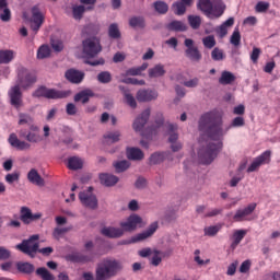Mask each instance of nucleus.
I'll return each instance as SVG.
<instances>
[{
    "label": "nucleus",
    "mask_w": 280,
    "mask_h": 280,
    "mask_svg": "<svg viewBox=\"0 0 280 280\" xmlns=\"http://www.w3.org/2000/svg\"><path fill=\"white\" fill-rule=\"evenodd\" d=\"M211 58H212V60L220 62V60H224L226 58V56L224 55L223 49L215 47L211 51Z\"/></svg>",
    "instance_id": "nucleus-46"
},
{
    "label": "nucleus",
    "mask_w": 280,
    "mask_h": 280,
    "mask_svg": "<svg viewBox=\"0 0 280 280\" xmlns=\"http://www.w3.org/2000/svg\"><path fill=\"white\" fill-rule=\"evenodd\" d=\"M153 8L155 12H158L159 14H167V11L170 10V7L167 5V3L163 1L154 2Z\"/></svg>",
    "instance_id": "nucleus-44"
},
{
    "label": "nucleus",
    "mask_w": 280,
    "mask_h": 280,
    "mask_svg": "<svg viewBox=\"0 0 280 280\" xmlns=\"http://www.w3.org/2000/svg\"><path fill=\"white\" fill-rule=\"evenodd\" d=\"M79 200L88 209H97V197L93 194V187L79 194Z\"/></svg>",
    "instance_id": "nucleus-10"
},
{
    "label": "nucleus",
    "mask_w": 280,
    "mask_h": 280,
    "mask_svg": "<svg viewBox=\"0 0 280 280\" xmlns=\"http://www.w3.org/2000/svg\"><path fill=\"white\" fill-rule=\"evenodd\" d=\"M35 275L37 277H40L42 280H55L56 277H54V275L51 272H49V270H47V268L45 267H39L35 270Z\"/></svg>",
    "instance_id": "nucleus-35"
},
{
    "label": "nucleus",
    "mask_w": 280,
    "mask_h": 280,
    "mask_svg": "<svg viewBox=\"0 0 280 280\" xmlns=\"http://www.w3.org/2000/svg\"><path fill=\"white\" fill-rule=\"evenodd\" d=\"M202 45L206 49H213V47H215V45H217L215 36L208 35V36L203 37Z\"/></svg>",
    "instance_id": "nucleus-45"
},
{
    "label": "nucleus",
    "mask_w": 280,
    "mask_h": 280,
    "mask_svg": "<svg viewBox=\"0 0 280 280\" xmlns=\"http://www.w3.org/2000/svg\"><path fill=\"white\" fill-rule=\"evenodd\" d=\"M71 226L68 228H55L52 235L54 237H56V240H58V237H60V235H65V233H69V231H71Z\"/></svg>",
    "instance_id": "nucleus-56"
},
{
    "label": "nucleus",
    "mask_w": 280,
    "mask_h": 280,
    "mask_svg": "<svg viewBox=\"0 0 280 280\" xmlns=\"http://www.w3.org/2000/svg\"><path fill=\"white\" fill-rule=\"evenodd\" d=\"M141 222V217L132 214L127 221L120 222V228L105 226L101 230V233L109 240H117L124 235V232L135 231Z\"/></svg>",
    "instance_id": "nucleus-4"
},
{
    "label": "nucleus",
    "mask_w": 280,
    "mask_h": 280,
    "mask_svg": "<svg viewBox=\"0 0 280 280\" xmlns=\"http://www.w3.org/2000/svg\"><path fill=\"white\" fill-rule=\"evenodd\" d=\"M124 84H133L135 86H144L145 80H139L136 78H127L122 80Z\"/></svg>",
    "instance_id": "nucleus-53"
},
{
    "label": "nucleus",
    "mask_w": 280,
    "mask_h": 280,
    "mask_svg": "<svg viewBox=\"0 0 280 280\" xmlns=\"http://www.w3.org/2000/svg\"><path fill=\"white\" fill-rule=\"evenodd\" d=\"M188 23L192 30H199L202 19L199 15H188Z\"/></svg>",
    "instance_id": "nucleus-43"
},
{
    "label": "nucleus",
    "mask_w": 280,
    "mask_h": 280,
    "mask_svg": "<svg viewBox=\"0 0 280 280\" xmlns=\"http://www.w3.org/2000/svg\"><path fill=\"white\" fill-rule=\"evenodd\" d=\"M184 45L187 47L185 50V56L188 58V60H191V62H200L202 60V54L198 47L194 46V39L186 38Z\"/></svg>",
    "instance_id": "nucleus-11"
},
{
    "label": "nucleus",
    "mask_w": 280,
    "mask_h": 280,
    "mask_svg": "<svg viewBox=\"0 0 280 280\" xmlns=\"http://www.w3.org/2000/svg\"><path fill=\"white\" fill-rule=\"evenodd\" d=\"M101 51L102 44H100L97 37H90L83 40V54H85L88 58H95Z\"/></svg>",
    "instance_id": "nucleus-9"
},
{
    "label": "nucleus",
    "mask_w": 280,
    "mask_h": 280,
    "mask_svg": "<svg viewBox=\"0 0 280 280\" xmlns=\"http://www.w3.org/2000/svg\"><path fill=\"white\" fill-rule=\"evenodd\" d=\"M16 268L19 272H22L23 275H32V272L36 270V267H34L32 262H23V261L16 262Z\"/></svg>",
    "instance_id": "nucleus-30"
},
{
    "label": "nucleus",
    "mask_w": 280,
    "mask_h": 280,
    "mask_svg": "<svg viewBox=\"0 0 280 280\" xmlns=\"http://www.w3.org/2000/svg\"><path fill=\"white\" fill-rule=\"evenodd\" d=\"M94 96L95 93H93V91L84 90L74 95V102H82V104H88L89 100Z\"/></svg>",
    "instance_id": "nucleus-27"
},
{
    "label": "nucleus",
    "mask_w": 280,
    "mask_h": 280,
    "mask_svg": "<svg viewBox=\"0 0 280 280\" xmlns=\"http://www.w3.org/2000/svg\"><path fill=\"white\" fill-rule=\"evenodd\" d=\"M84 165V162H82V159L78 158V156H72L70 159H68V167L69 170H82Z\"/></svg>",
    "instance_id": "nucleus-36"
},
{
    "label": "nucleus",
    "mask_w": 280,
    "mask_h": 280,
    "mask_svg": "<svg viewBox=\"0 0 280 280\" xmlns=\"http://www.w3.org/2000/svg\"><path fill=\"white\" fill-rule=\"evenodd\" d=\"M32 20H31V30L38 34V30L43 27V23H45V15L40 12V8L38 5H34L31 9Z\"/></svg>",
    "instance_id": "nucleus-13"
},
{
    "label": "nucleus",
    "mask_w": 280,
    "mask_h": 280,
    "mask_svg": "<svg viewBox=\"0 0 280 280\" xmlns=\"http://www.w3.org/2000/svg\"><path fill=\"white\" fill-rule=\"evenodd\" d=\"M149 78H163L165 75V66L158 63L148 70Z\"/></svg>",
    "instance_id": "nucleus-28"
},
{
    "label": "nucleus",
    "mask_w": 280,
    "mask_h": 280,
    "mask_svg": "<svg viewBox=\"0 0 280 280\" xmlns=\"http://www.w3.org/2000/svg\"><path fill=\"white\" fill-rule=\"evenodd\" d=\"M35 82L36 75L26 73L24 77L20 78V84L10 88L8 91L9 104L15 108V110L23 108V91H21V88L30 89Z\"/></svg>",
    "instance_id": "nucleus-2"
},
{
    "label": "nucleus",
    "mask_w": 280,
    "mask_h": 280,
    "mask_svg": "<svg viewBox=\"0 0 280 280\" xmlns=\"http://www.w3.org/2000/svg\"><path fill=\"white\" fill-rule=\"evenodd\" d=\"M170 32H187V24L183 21L174 20L167 24Z\"/></svg>",
    "instance_id": "nucleus-29"
},
{
    "label": "nucleus",
    "mask_w": 280,
    "mask_h": 280,
    "mask_svg": "<svg viewBox=\"0 0 280 280\" xmlns=\"http://www.w3.org/2000/svg\"><path fill=\"white\" fill-rule=\"evenodd\" d=\"M97 80L101 84H110L113 82V74L108 71H102L97 74Z\"/></svg>",
    "instance_id": "nucleus-42"
},
{
    "label": "nucleus",
    "mask_w": 280,
    "mask_h": 280,
    "mask_svg": "<svg viewBox=\"0 0 280 280\" xmlns=\"http://www.w3.org/2000/svg\"><path fill=\"white\" fill-rule=\"evenodd\" d=\"M21 178V173L13 172L5 175L4 180L8 183V185H12L13 183H19Z\"/></svg>",
    "instance_id": "nucleus-48"
},
{
    "label": "nucleus",
    "mask_w": 280,
    "mask_h": 280,
    "mask_svg": "<svg viewBox=\"0 0 280 280\" xmlns=\"http://www.w3.org/2000/svg\"><path fill=\"white\" fill-rule=\"evenodd\" d=\"M95 261V255L93 254H80V264H91Z\"/></svg>",
    "instance_id": "nucleus-58"
},
{
    "label": "nucleus",
    "mask_w": 280,
    "mask_h": 280,
    "mask_svg": "<svg viewBox=\"0 0 280 280\" xmlns=\"http://www.w3.org/2000/svg\"><path fill=\"white\" fill-rule=\"evenodd\" d=\"M224 209L222 208H214L210 211H208L206 214H205V218H215V215H222Z\"/></svg>",
    "instance_id": "nucleus-61"
},
{
    "label": "nucleus",
    "mask_w": 280,
    "mask_h": 280,
    "mask_svg": "<svg viewBox=\"0 0 280 280\" xmlns=\"http://www.w3.org/2000/svg\"><path fill=\"white\" fill-rule=\"evenodd\" d=\"M255 209H257V203H249L246 208L236 210L233 215L234 222H245L246 217L250 215Z\"/></svg>",
    "instance_id": "nucleus-17"
},
{
    "label": "nucleus",
    "mask_w": 280,
    "mask_h": 280,
    "mask_svg": "<svg viewBox=\"0 0 280 280\" xmlns=\"http://www.w3.org/2000/svg\"><path fill=\"white\" fill-rule=\"evenodd\" d=\"M230 43L231 45H234V47H240V44L242 43V34H240V28L234 30L230 38Z\"/></svg>",
    "instance_id": "nucleus-47"
},
{
    "label": "nucleus",
    "mask_w": 280,
    "mask_h": 280,
    "mask_svg": "<svg viewBox=\"0 0 280 280\" xmlns=\"http://www.w3.org/2000/svg\"><path fill=\"white\" fill-rule=\"evenodd\" d=\"M198 10L202 11L208 19H220L226 10L222 0H198Z\"/></svg>",
    "instance_id": "nucleus-6"
},
{
    "label": "nucleus",
    "mask_w": 280,
    "mask_h": 280,
    "mask_svg": "<svg viewBox=\"0 0 280 280\" xmlns=\"http://www.w3.org/2000/svg\"><path fill=\"white\" fill-rule=\"evenodd\" d=\"M162 261H163V258H161V252L160 250H154L153 256L151 258V265L152 266H160Z\"/></svg>",
    "instance_id": "nucleus-57"
},
{
    "label": "nucleus",
    "mask_w": 280,
    "mask_h": 280,
    "mask_svg": "<svg viewBox=\"0 0 280 280\" xmlns=\"http://www.w3.org/2000/svg\"><path fill=\"white\" fill-rule=\"evenodd\" d=\"M114 167L118 174H121V172H126V170H128V167H130V162H128L126 160L119 161L114 164Z\"/></svg>",
    "instance_id": "nucleus-51"
},
{
    "label": "nucleus",
    "mask_w": 280,
    "mask_h": 280,
    "mask_svg": "<svg viewBox=\"0 0 280 280\" xmlns=\"http://www.w3.org/2000/svg\"><path fill=\"white\" fill-rule=\"evenodd\" d=\"M148 62L142 63L140 67H133L126 71L128 75H141L145 69H148Z\"/></svg>",
    "instance_id": "nucleus-41"
},
{
    "label": "nucleus",
    "mask_w": 280,
    "mask_h": 280,
    "mask_svg": "<svg viewBox=\"0 0 280 280\" xmlns=\"http://www.w3.org/2000/svg\"><path fill=\"white\" fill-rule=\"evenodd\" d=\"M100 180L102 185H105V187H114V185H117V183H119V177L113 174L102 173L100 175Z\"/></svg>",
    "instance_id": "nucleus-24"
},
{
    "label": "nucleus",
    "mask_w": 280,
    "mask_h": 280,
    "mask_svg": "<svg viewBox=\"0 0 280 280\" xmlns=\"http://www.w3.org/2000/svg\"><path fill=\"white\" fill-rule=\"evenodd\" d=\"M8 142L10 143L11 148H15V150H30L32 148V144L28 142L19 139V136L16 133H11L9 136Z\"/></svg>",
    "instance_id": "nucleus-19"
},
{
    "label": "nucleus",
    "mask_w": 280,
    "mask_h": 280,
    "mask_svg": "<svg viewBox=\"0 0 280 280\" xmlns=\"http://www.w3.org/2000/svg\"><path fill=\"white\" fill-rule=\"evenodd\" d=\"M51 56V49L47 45H42L37 50L38 60H45Z\"/></svg>",
    "instance_id": "nucleus-40"
},
{
    "label": "nucleus",
    "mask_w": 280,
    "mask_h": 280,
    "mask_svg": "<svg viewBox=\"0 0 280 280\" xmlns=\"http://www.w3.org/2000/svg\"><path fill=\"white\" fill-rule=\"evenodd\" d=\"M203 231H205V235H208L209 237H213L218 235V233L220 232V226L218 225L208 226V228H205Z\"/></svg>",
    "instance_id": "nucleus-55"
},
{
    "label": "nucleus",
    "mask_w": 280,
    "mask_h": 280,
    "mask_svg": "<svg viewBox=\"0 0 280 280\" xmlns=\"http://www.w3.org/2000/svg\"><path fill=\"white\" fill-rule=\"evenodd\" d=\"M71 95V91H60L49 89L47 86H39L34 93L33 97H45L46 100H65Z\"/></svg>",
    "instance_id": "nucleus-8"
},
{
    "label": "nucleus",
    "mask_w": 280,
    "mask_h": 280,
    "mask_svg": "<svg viewBox=\"0 0 280 280\" xmlns=\"http://www.w3.org/2000/svg\"><path fill=\"white\" fill-rule=\"evenodd\" d=\"M40 218H43V213H32V209L25 206L20 209V220L23 222V224H32V222H38Z\"/></svg>",
    "instance_id": "nucleus-15"
},
{
    "label": "nucleus",
    "mask_w": 280,
    "mask_h": 280,
    "mask_svg": "<svg viewBox=\"0 0 280 280\" xmlns=\"http://www.w3.org/2000/svg\"><path fill=\"white\" fill-rule=\"evenodd\" d=\"M34 119L32 118V116H30V114H25V113H20L19 114V126H25V124H33Z\"/></svg>",
    "instance_id": "nucleus-52"
},
{
    "label": "nucleus",
    "mask_w": 280,
    "mask_h": 280,
    "mask_svg": "<svg viewBox=\"0 0 280 280\" xmlns=\"http://www.w3.org/2000/svg\"><path fill=\"white\" fill-rule=\"evenodd\" d=\"M66 80L72 84H80L84 80V72L75 69H69L65 73Z\"/></svg>",
    "instance_id": "nucleus-21"
},
{
    "label": "nucleus",
    "mask_w": 280,
    "mask_h": 280,
    "mask_svg": "<svg viewBox=\"0 0 280 280\" xmlns=\"http://www.w3.org/2000/svg\"><path fill=\"white\" fill-rule=\"evenodd\" d=\"M124 270V265L115 258H103L95 267V280H110Z\"/></svg>",
    "instance_id": "nucleus-3"
},
{
    "label": "nucleus",
    "mask_w": 280,
    "mask_h": 280,
    "mask_svg": "<svg viewBox=\"0 0 280 280\" xmlns=\"http://www.w3.org/2000/svg\"><path fill=\"white\" fill-rule=\"evenodd\" d=\"M173 9L175 11V14H177V16H183V14L187 12V4H184L183 2H175L173 3Z\"/></svg>",
    "instance_id": "nucleus-49"
},
{
    "label": "nucleus",
    "mask_w": 280,
    "mask_h": 280,
    "mask_svg": "<svg viewBox=\"0 0 280 280\" xmlns=\"http://www.w3.org/2000/svg\"><path fill=\"white\" fill-rule=\"evenodd\" d=\"M27 179L32 183V185H37V187L45 186V179L40 177V174H38V171H36V168H32L27 173Z\"/></svg>",
    "instance_id": "nucleus-23"
},
{
    "label": "nucleus",
    "mask_w": 280,
    "mask_h": 280,
    "mask_svg": "<svg viewBox=\"0 0 280 280\" xmlns=\"http://www.w3.org/2000/svg\"><path fill=\"white\" fill-rule=\"evenodd\" d=\"M119 137H121V133H119V131H114L106 133L104 139L106 140V143H117V141H119Z\"/></svg>",
    "instance_id": "nucleus-50"
},
{
    "label": "nucleus",
    "mask_w": 280,
    "mask_h": 280,
    "mask_svg": "<svg viewBox=\"0 0 280 280\" xmlns=\"http://www.w3.org/2000/svg\"><path fill=\"white\" fill-rule=\"evenodd\" d=\"M272 159V151L266 150L260 155H258L252 164L248 166L247 172L250 174L252 172H257L261 165H268Z\"/></svg>",
    "instance_id": "nucleus-12"
},
{
    "label": "nucleus",
    "mask_w": 280,
    "mask_h": 280,
    "mask_svg": "<svg viewBox=\"0 0 280 280\" xmlns=\"http://www.w3.org/2000/svg\"><path fill=\"white\" fill-rule=\"evenodd\" d=\"M269 8H270L269 2L259 1L255 7V11L258 13H264V12H268Z\"/></svg>",
    "instance_id": "nucleus-54"
},
{
    "label": "nucleus",
    "mask_w": 280,
    "mask_h": 280,
    "mask_svg": "<svg viewBox=\"0 0 280 280\" xmlns=\"http://www.w3.org/2000/svg\"><path fill=\"white\" fill-rule=\"evenodd\" d=\"M166 156V152H155L149 158V163L150 165H160V163H163V161H165Z\"/></svg>",
    "instance_id": "nucleus-32"
},
{
    "label": "nucleus",
    "mask_w": 280,
    "mask_h": 280,
    "mask_svg": "<svg viewBox=\"0 0 280 280\" xmlns=\"http://www.w3.org/2000/svg\"><path fill=\"white\" fill-rule=\"evenodd\" d=\"M12 253L10 252V249L0 246V261H5L8 259H10Z\"/></svg>",
    "instance_id": "nucleus-59"
},
{
    "label": "nucleus",
    "mask_w": 280,
    "mask_h": 280,
    "mask_svg": "<svg viewBox=\"0 0 280 280\" xmlns=\"http://www.w3.org/2000/svg\"><path fill=\"white\" fill-rule=\"evenodd\" d=\"M159 229V223L153 222L148 230H145L142 233H139L131 237L130 241H122L120 244H137V242H143V240H148V237H152L154 233H156V230Z\"/></svg>",
    "instance_id": "nucleus-14"
},
{
    "label": "nucleus",
    "mask_w": 280,
    "mask_h": 280,
    "mask_svg": "<svg viewBox=\"0 0 280 280\" xmlns=\"http://www.w3.org/2000/svg\"><path fill=\"white\" fill-rule=\"evenodd\" d=\"M159 97V92L154 90H139L136 95L138 102H152Z\"/></svg>",
    "instance_id": "nucleus-20"
},
{
    "label": "nucleus",
    "mask_w": 280,
    "mask_h": 280,
    "mask_svg": "<svg viewBox=\"0 0 280 280\" xmlns=\"http://www.w3.org/2000/svg\"><path fill=\"white\" fill-rule=\"evenodd\" d=\"M130 27L143 30L145 27V19L143 16H132L129 20Z\"/></svg>",
    "instance_id": "nucleus-37"
},
{
    "label": "nucleus",
    "mask_w": 280,
    "mask_h": 280,
    "mask_svg": "<svg viewBox=\"0 0 280 280\" xmlns=\"http://www.w3.org/2000/svg\"><path fill=\"white\" fill-rule=\"evenodd\" d=\"M246 121L244 117L237 116L235 117L231 125L224 128V121L222 120V115L218 112H208L203 114L199 119V130L203 132L206 137L211 139L212 141H220L218 143H208L206 147H202L198 151V159L202 165H211L213 161L220 154V150H222V139H224V135L229 132L231 128H242L245 126Z\"/></svg>",
    "instance_id": "nucleus-1"
},
{
    "label": "nucleus",
    "mask_w": 280,
    "mask_h": 280,
    "mask_svg": "<svg viewBox=\"0 0 280 280\" xmlns=\"http://www.w3.org/2000/svg\"><path fill=\"white\" fill-rule=\"evenodd\" d=\"M119 91H121V93L125 97L126 104L128 106H130V108H137V100L130 93V90H128V88H126L124 85H119Z\"/></svg>",
    "instance_id": "nucleus-25"
},
{
    "label": "nucleus",
    "mask_w": 280,
    "mask_h": 280,
    "mask_svg": "<svg viewBox=\"0 0 280 280\" xmlns=\"http://www.w3.org/2000/svg\"><path fill=\"white\" fill-rule=\"evenodd\" d=\"M150 108L144 109L140 116H138L136 118V120L133 121V130L136 132H141V135H145L143 133V128H145V125L148 124V119H150Z\"/></svg>",
    "instance_id": "nucleus-16"
},
{
    "label": "nucleus",
    "mask_w": 280,
    "mask_h": 280,
    "mask_svg": "<svg viewBox=\"0 0 280 280\" xmlns=\"http://www.w3.org/2000/svg\"><path fill=\"white\" fill-rule=\"evenodd\" d=\"M145 154L139 148H129L127 149V159L129 161H143Z\"/></svg>",
    "instance_id": "nucleus-26"
},
{
    "label": "nucleus",
    "mask_w": 280,
    "mask_h": 280,
    "mask_svg": "<svg viewBox=\"0 0 280 280\" xmlns=\"http://www.w3.org/2000/svg\"><path fill=\"white\" fill-rule=\"evenodd\" d=\"M0 21L10 23L12 21V11L8 7V0H0Z\"/></svg>",
    "instance_id": "nucleus-22"
},
{
    "label": "nucleus",
    "mask_w": 280,
    "mask_h": 280,
    "mask_svg": "<svg viewBox=\"0 0 280 280\" xmlns=\"http://www.w3.org/2000/svg\"><path fill=\"white\" fill-rule=\"evenodd\" d=\"M244 237H246V230H237L236 232H234L233 234V242L231 244V249L235 250L237 248V246H240L242 240H244Z\"/></svg>",
    "instance_id": "nucleus-31"
},
{
    "label": "nucleus",
    "mask_w": 280,
    "mask_h": 280,
    "mask_svg": "<svg viewBox=\"0 0 280 280\" xmlns=\"http://www.w3.org/2000/svg\"><path fill=\"white\" fill-rule=\"evenodd\" d=\"M164 124L163 114L158 113L155 116V126L150 129V135H156V130L163 126V130L166 131V135H168V143H175L178 141V133L176 130H178V126L174 124L166 122Z\"/></svg>",
    "instance_id": "nucleus-7"
},
{
    "label": "nucleus",
    "mask_w": 280,
    "mask_h": 280,
    "mask_svg": "<svg viewBox=\"0 0 280 280\" xmlns=\"http://www.w3.org/2000/svg\"><path fill=\"white\" fill-rule=\"evenodd\" d=\"M14 60L13 50H0V65H10Z\"/></svg>",
    "instance_id": "nucleus-34"
},
{
    "label": "nucleus",
    "mask_w": 280,
    "mask_h": 280,
    "mask_svg": "<svg viewBox=\"0 0 280 280\" xmlns=\"http://www.w3.org/2000/svg\"><path fill=\"white\" fill-rule=\"evenodd\" d=\"M20 137L28 141V143H40L43 137L38 133V127H31V131L27 133L23 130L20 131Z\"/></svg>",
    "instance_id": "nucleus-18"
},
{
    "label": "nucleus",
    "mask_w": 280,
    "mask_h": 280,
    "mask_svg": "<svg viewBox=\"0 0 280 280\" xmlns=\"http://www.w3.org/2000/svg\"><path fill=\"white\" fill-rule=\"evenodd\" d=\"M67 261H72L73 264H80V253L69 254L66 256Z\"/></svg>",
    "instance_id": "nucleus-64"
},
{
    "label": "nucleus",
    "mask_w": 280,
    "mask_h": 280,
    "mask_svg": "<svg viewBox=\"0 0 280 280\" xmlns=\"http://www.w3.org/2000/svg\"><path fill=\"white\" fill-rule=\"evenodd\" d=\"M84 12H89L86 7L84 4L74 5L72 8V16L75 21H82V18L84 16Z\"/></svg>",
    "instance_id": "nucleus-33"
},
{
    "label": "nucleus",
    "mask_w": 280,
    "mask_h": 280,
    "mask_svg": "<svg viewBox=\"0 0 280 280\" xmlns=\"http://www.w3.org/2000/svg\"><path fill=\"white\" fill-rule=\"evenodd\" d=\"M108 36L109 38H114L117 40V38H121V32L119 31V25L117 23H113L108 27Z\"/></svg>",
    "instance_id": "nucleus-39"
},
{
    "label": "nucleus",
    "mask_w": 280,
    "mask_h": 280,
    "mask_svg": "<svg viewBox=\"0 0 280 280\" xmlns=\"http://www.w3.org/2000/svg\"><path fill=\"white\" fill-rule=\"evenodd\" d=\"M15 248L24 255L31 257V259L36 257V253H40V255H45L46 257H49V255L54 253L52 247L40 248V244L38 243V235H32L28 240L22 241V243L18 244Z\"/></svg>",
    "instance_id": "nucleus-5"
},
{
    "label": "nucleus",
    "mask_w": 280,
    "mask_h": 280,
    "mask_svg": "<svg viewBox=\"0 0 280 280\" xmlns=\"http://www.w3.org/2000/svg\"><path fill=\"white\" fill-rule=\"evenodd\" d=\"M235 80V74L234 73H231L230 71H223L220 79H219V82L220 84H233V81Z\"/></svg>",
    "instance_id": "nucleus-38"
},
{
    "label": "nucleus",
    "mask_w": 280,
    "mask_h": 280,
    "mask_svg": "<svg viewBox=\"0 0 280 280\" xmlns=\"http://www.w3.org/2000/svg\"><path fill=\"white\" fill-rule=\"evenodd\" d=\"M80 3L82 5H88L85 7V9L88 10V12H91L95 10V3H97V0H80Z\"/></svg>",
    "instance_id": "nucleus-60"
},
{
    "label": "nucleus",
    "mask_w": 280,
    "mask_h": 280,
    "mask_svg": "<svg viewBox=\"0 0 280 280\" xmlns=\"http://www.w3.org/2000/svg\"><path fill=\"white\" fill-rule=\"evenodd\" d=\"M136 189H145L148 187V180L143 177H138V179L135 183Z\"/></svg>",
    "instance_id": "nucleus-63"
},
{
    "label": "nucleus",
    "mask_w": 280,
    "mask_h": 280,
    "mask_svg": "<svg viewBox=\"0 0 280 280\" xmlns=\"http://www.w3.org/2000/svg\"><path fill=\"white\" fill-rule=\"evenodd\" d=\"M66 113L70 116L78 115V107L73 103H68L66 106Z\"/></svg>",
    "instance_id": "nucleus-62"
}]
</instances>
